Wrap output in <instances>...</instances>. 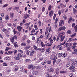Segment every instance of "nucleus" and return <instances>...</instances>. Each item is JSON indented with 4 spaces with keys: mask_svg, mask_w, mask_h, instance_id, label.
Returning a JSON list of instances; mask_svg holds the SVG:
<instances>
[{
    "mask_svg": "<svg viewBox=\"0 0 77 77\" xmlns=\"http://www.w3.org/2000/svg\"><path fill=\"white\" fill-rule=\"evenodd\" d=\"M51 27L50 26V28L47 27L46 28V31L45 32V35H46L45 36V38L46 39H47L50 36V33H48V31L49 32H50L51 30V28H50Z\"/></svg>",
    "mask_w": 77,
    "mask_h": 77,
    "instance_id": "nucleus-1",
    "label": "nucleus"
},
{
    "mask_svg": "<svg viewBox=\"0 0 77 77\" xmlns=\"http://www.w3.org/2000/svg\"><path fill=\"white\" fill-rule=\"evenodd\" d=\"M65 32H62L61 33H60L58 34L59 37H60V38H61V41H63L65 38V36H64V35H65Z\"/></svg>",
    "mask_w": 77,
    "mask_h": 77,
    "instance_id": "nucleus-2",
    "label": "nucleus"
},
{
    "mask_svg": "<svg viewBox=\"0 0 77 77\" xmlns=\"http://www.w3.org/2000/svg\"><path fill=\"white\" fill-rule=\"evenodd\" d=\"M14 39H17V36L15 35L10 38V41L12 42V43H13V42H14Z\"/></svg>",
    "mask_w": 77,
    "mask_h": 77,
    "instance_id": "nucleus-3",
    "label": "nucleus"
},
{
    "mask_svg": "<svg viewBox=\"0 0 77 77\" xmlns=\"http://www.w3.org/2000/svg\"><path fill=\"white\" fill-rule=\"evenodd\" d=\"M69 63H70L71 64H72L73 66V65H75L76 63L77 64V61H75V63H74L73 62V61L72 59H70L69 60Z\"/></svg>",
    "mask_w": 77,
    "mask_h": 77,
    "instance_id": "nucleus-4",
    "label": "nucleus"
},
{
    "mask_svg": "<svg viewBox=\"0 0 77 77\" xmlns=\"http://www.w3.org/2000/svg\"><path fill=\"white\" fill-rule=\"evenodd\" d=\"M57 59V57L54 54H53L50 57V59L51 60H56V59Z\"/></svg>",
    "mask_w": 77,
    "mask_h": 77,
    "instance_id": "nucleus-5",
    "label": "nucleus"
},
{
    "mask_svg": "<svg viewBox=\"0 0 77 77\" xmlns=\"http://www.w3.org/2000/svg\"><path fill=\"white\" fill-rule=\"evenodd\" d=\"M35 68H36V66H33L32 65H29L28 66V69H32V70H33L35 69Z\"/></svg>",
    "mask_w": 77,
    "mask_h": 77,
    "instance_id": "nucleus-6",
    "label": "nucleus"
},
{
    "mask_svg": "<svg viewBox=\"0 0 77 77\" xmlns=\"http://www.w3.org/2000/svg\"><path fill=\"white\" fill-rule=\"evenodd\" d=\"M77 38H75L74 39H72L71 38H69V40L67 41L68 42H71L74 41H76Z\"/></svg>",
    "mask_w": 77,
    "mask_h": 77,
    "instance_id": "nucleus-7",
    "label": "nucleus"
},
{
    "mask_svg": "<svg viewBox=\"0 0 77 77\" xmlns=\"http://www.w3.org/2000/svg\"><path fill=\"white\" fill-rule=\"evenodd\" d=\"M17 56L20 58H22L23 57V55L21 53H19L17 54Z\"/></svg>",
    "mask_w": 77,
    "mask_h": 77,
    "instance_id": "nucleus-8",
    "label": "nucleus"
},
{
    "mask_svg": "<svg viewBox=\"0 0 77 77\" xmlns=\"http://www.w3.org/2000/svg\"><path fill=\"white\" fill-rule=\"evenodd\" d=\"M50 48H47V49L46 50V53L47 54H49L50 53V51L49 50L50 49Z\"/></svg>",
    "mask_w": 77,
    "mask_h": 77,
    "instance_id": "nucleus-9",
    "label": "nucleus"
},
{
    "mask_svg": "<svg viewBox=\"0 0 77 77\" xmlns=\"http://www.w3.org/2000/svg\"><path fill=\"white\" fill-rule=\"evenodd\" d=\"M64 24L63 21L61 20L59 22V25L60 26H62Z\"/></svg>",
    "mask_w": 77,
    "mask_h": 77,
    "instance_id": "nucleus-10",
    "label": "nucleus"
},
{
    "mask_svg": "<svg viewBox=\"0 0 77 77\" xmlns=\"http://www.w3.org/2000/svg\"><path fill=\"white\" fill-rule=\"evenodd\" d=\"M13 69L15 71H17L18 69V67L17 66H14L13 67Z\"/></svg>",
    "mask_w": 77,
    "mask_h": 77,
    "instance_id": "nucleus-11",
    "label": "nucleus"
},
{
    "mask_svg": "<svg viewBox=\"0 0 77 77\" xmlns=\"http://www.w3.org/2000/svg\"><path fill=\"white\" fill-rule=\"evenodd\" d=\"M17 29L18 31L20 32L21 31V30H22V29H23V28L21 27V26H18L17 27Z\"/></svg>",
    "mask_w": 77,
    "mask_h": 77,
    "instance_id": "nucleus-12",
    "label": "nucleus"
},
{
    "mask_svg": "<svg viewBox=\"0 0 77 77\" xmlns=\"http://www.w3.org/2000/svg\"><path fill=\"white\" fill-rule=\"evenodd\" d=\"M56 48H59V50H61L62 49V46L61 45H59L56 47Z\"/></svg>",
    "mask_w": 77,
    "mask_h": 77,
    "instance_id": "nucleus-13",
    "label": "nucleus"
},
{
    "mask_svg": "<svg viewBox=\"0 0 77 77\" xmlns=\"http://www.w3.org/2000/svg\"><path fill=\"white\" fill-rule=\"evenodd\" d=\"M39 73V72H38V71H34L32 72V74H33V75H37Z\"/></svg>",
    "mask_w": 77,
    "mask_h": 77,
    "instance_id": "nucleus-14",
    "label": "nucleus"
},
{
    "mask_svg": "<svg viewBox=\"0 0 77 77\" xmlns=\"http://www.w3.org/2000/svg\"><path fill=\"white\" fill-rule=\"evenodd\" d=\"M14 59L16 60H20V57H18V56H15L14 57Z\"/></svg>",
    "mask_w": 77,
    "mask_h": 77,
    "instance_id": "nucleus-15",
    "label": "nucleus"
},
{
    "mask_svg": "<svg viewBox=\"0 0 77 77\" xmlns=\"http://www.w3.org/2000/svg\"><path fill=\"white\" fill-rule=\"evenodd\" d=\"M14 13L12 12L10 13V17H13L14 15Z\"/></svg>",
    "mask_w": 77,
    "mask_h": 77,
    "instance_id": "nucleus-16",
    "label": "nucleus"
},
{
    "mask_svg": "<svg viewBox=\"0 0 77 77\" xmlns=\"http://www.w3.org/2000/svg\"><path fill=\"white\" fill-rule=\"evenodd\" d=\"M20 71H22V72H24L25 71V69H24L23 67H21L20 68Z\"/></svg>",
    "mask_w": 77,
    "mask_h": 77,
    "instance_id": "nucleus-17",
    "label": "nucleus"
},
{
    "mask_svg": "<svg viewBox=\"0 0 77 77\" xmlns=\"http://www.w3.org/2000/svg\"><path fill=\"white\" fill-rule=\"evenodd\" d=\"M69 69L72 71H74V66H71L70 67Z\"/></svg>",
    "mask_w": 77,
    "mask_h": 77,
    "instance_id": "nucleus-18",
    "label": "nucleus"
},
{
    "mask_svg": "<svg viewBox=\"0 0 77 77\" xmlns=\"http://www.w3.org/2000/svg\"><path fill=\"white\" fill-rule=\"evenodd\" d=\"M26 54L28 56H29L30 54V51L29 50H26Z\"/></svg>",
    "mask_w": 77,
    "mask_h": 77,
    "instance_id": "nucleus-19",
    "label": "nucleus"
},
{
    "mask_svg": "<svg viewBox=\"0 0 77 77\" xmlns=\"http://www.w3.org/2000/svg\"><path fill=\"white\" fill-rule=\"evenodd\" d=\"M67 55V54H66V53H64L63 54L62 57H63V58H65V57H66Z\"/></svg>",
    "mask_w": 77,
    "mask_h": 77,
    "instance_id": "nucleus-20",
    "label": "nucleus"
},
{
    "mask_svg": "<svg viewBox=\"0 0 77 77\" xmlns=\"http://www.w3.org/2000/svg\"><path fill=\"white\" fill-rule=\"evenodd\" d=\"M14 46L15 47H18V45H17V42H15L13 44Z\"/></svg>",
    "mask_w": 77,
    "mask_h": 77,
    "instance_id": "nucleus-21",
    "label": "nucleus"
},
{
    "mask_svg": "<svg viewBox=\"0 0 77 77\" xmlns=\"http://www.w3.org/2000/svg\"><path fill=\"white\" fill-rule=\"evenodd\" d=\"M77 35V33H74V34H72L70 35L71 38H74Z\"/></svg>",
    "mask_w": 77,
    "mask_h": 77,
    "instance_id": "nucleus-22",
    "label": "nucleus"
},
{
    "mask_svg": "<svg viewBox=\"0 0 77 77\" xmlns=\"http://www.w3.org/2000/svg\"><path fill=\"white\" fill-rule=\"evenodd\" d=\"M59 69L57 68L56 69V74H59Z\"/></svg>",
    "mask_w": 77,
    "mask_h": 77,
    "instance_id": "nucleus-23",
    "label": "nucleus"
},
{
    "mask_svg": "<svg viewBox=\"0 0 77 77\" xmlns=\"http://www.w3.org/2000/svg\"><path fill=\"white\" fill-rule=\"evenodd\" d=\"M61 62V60L60 59H59L57 60V63L59 64Z\"/></svg>",
    "mask_w": 77,
    "mask_h": 77,
    "instance_id": "nucleus-24",
    "label": "nucleus"
},
{
    "mask_svg": "<svg viewBox=\"0 0 77 77\" xmlns=\"http://www.w3.org/2000/svg\"><path fill=\"white\" fill-rule=\"evenodd\" d=\"M66 71H62L60 72V74H65L66 73Z\"/></svg>",
    "mask_w": 77,
    "mask_h": 77,
    "instance_id": "nucleus-25",
    "label": "nucleus"
},
{
    "mask_svg": "<svg viewBox=\"0 0 77 77\" xmlns=\"http://www.w3.org/2000/svg\"><path fill=\"white\" fill-rule=\"evenodd\" d=\"M44 48H38L37 49V50H39V51H41V50H43V51H44Z\"/></svg>",
    "mask_w": 77,
    "mask_h": 77,
    "instance_id": "nucleus-26",
    "label": "nucleus"
},
{
    "mask_svg": "<svg viewBox=\"0 0 77 77\" xmlns=\"http://www.w3.org/2000/svg\"><path fill=\"white\" fill-rule=\"evenodd\" d=\"M48 71L49 72H53L54 71V69H52V68H51L50 69H48Z\"/></svg>",
    "mask_w": 77,
    "mask_h": 77,
    "instance_id": "nucleus-27",
    "label": "nucleus"
},
{
    "mask_svg": "<svg viewBox=\"0 0 77 77\" xmlns=\"http://www.w3.org/2000/svg\"><path fill=\"white\" fill-rule=\"evenodd\" d=\"M41 46L42 47H45V44H44L43 42H41Z\"/></svg>",
    "mask_w": 77,
    "mask_h": 77,
    "instance_id": "nucleus-28",
    "label": "nucleus"
},
{
    "mask_svg": "<svg viewBox=\"0 0 77 77\" xmlns=\"http://www.w3.org/2000/svg\"><path fill=\"white\" fill-rule=\"evenodd\" d=\"M51 8H52V6L51 5H49L48 7V10L50 11L51 9Z\"/></svg>",
    "mask_w": 77,
    "mask_h": 77,
    "instance_id": "nucleus-29",
    "label": "nucleus"
},
{
    "mask_svg": "<svg viewBox=\"0 0 77 77\" xmlns=\"http://www.w3.org/2000/svg\"><path fill=\"white\" fill-rule=\"evenodd\" d=\"M63 12V10H62L61 11L60 10L58 11V13L59 15H60V14H61V12Z\"/></svg>",
    "mask_w": 77,
    "mask_h": 77,
    "instance_id": "nucleus-30",
    "label": "nucleus"
},
{
    "mask_svg": "<svg viewBox=\"0 0 77 77\" xmlns=\"http://www.w3.org/2000/svg\"><path fill=\"white\" fill-rule=\"evenodd\" d=\"M67 33L68 34H71V33H72V32L71 31V30H69L67 32Z\"/></svg>",
    "mask_w": 77,
    "mask_h": 77,
    "instance_id": "nucleus-31",
    "label": "nucleus"
},
{
    "mask_svg": "<svg viewBox=\"0 0 77 77\" xmlns=\"http://www.w3.org/2000/svg\"><path fill=\"white\" fill-rule=\"evenodd\" d=\"M53 11H51L50 12H49V16L50 17H51L52 16V15H53Z\"/></svg>",
    "mask_w": 77,
    "mask_h": 77,
    "instance_id": "nucleus-32",
    "label": "nucleus"
},
{
    "mask_svg": "<svg viewBox=\"0 0 77 77\" xmlns=\"http://www.w3.org/2000/svg\"><path fill=\"white\" fill-rule=\"evenodd\" d=\"M74 29L75 30V32L76 33V32H77V25L76 26L74 27Z\"/></svg>",
    "mask_w": 77,
    "mask_h": 77,
    "instance_id": "nucleus-33",
    "label": "nucleus"
},
{
    "mask_svg": "<svg viewBox=\"0 0 77 77\" xmlns=\"http://www.w3.org/2000/svg\"><path fill=\"white\" fill-rule=\"evenodd\" d=\"M14 55H16V54L18 53V51H17V50H15L14 51Z\"/></svg>",
    "mask_w": 77,
    "mask_h": 77,
    "instance_id": "nucleus-34",
    "label": "nucleus"
},
{
    "mask_svg": "<svg viewBox=\"0 0 77 77\" xmlns=\"http://www.w3.org/2000/svg\"><path fill=\"white\" fill-rule=\"evenodd\" d=\"M9 16L7 15L5 17V20H9Z\"/></svg>",
    "mask_w": 77,
    "mask_h": 77,
    "instance_id": "nucleus-35",
    "label": "nucleus"
},
{
    "mask_svg": "<svg viewBox=\"0 0 77 77\" xmlns=\"http://www.w3.org/2000/svg\"><path fill=\"white\" fill-rule=\"evenodd\" d=\"M13 32L14 35H15V34H17V31L15 30V29H14L13 30Z\"/></svg>",
    "mask_w": 77,
    "mask_h": 77,
    "instance_id": "nucleus-36",
    "label": "nucleus"
},
{
    "mask_svg": "<svg viewBox=\"0 0 77 77\" xmlns=\"http://www.w3.org/2000/svg\"><path fill=\"white\" fill-rule=\"evenodd\" d=\"M33 47L34 48V49L35 50H37V47H36V46L35 45H33Z\"/></svg>",
    "mask_w": 77,
    "mask_h": 77,
    "instance_id": "nucleus-37",
    "label": "nucleus"
},
{
    "mask_svg": "<svg viewBox=\"0 0 77 77\" xmlns=\"http://www.w3.org/2000/svg\"><path fill=\"white\" fill-rule=\"evenodd\" d=\"M72 18H70L69 19V20L68 21V23H71V21L72 20Z\"/></svg>",
    "mask_w": 77,
    "mask_h": 77,
    "instance_id": "nucleus-38",
    "label": "nucleus"
},
{
    "mask_svg": "<svg viewBox=\"0 0 77 77\" xmlns=\"http://www.w3.org/2000/svg\"><path fill=\"white\" fill-rule=\"evenodd\" d=\"M62 53H60L58 54V57H61L62 56Z\"/></svg>",
    "mask_w": 77,
    "mask_h": 77,
    "instance_id": "nucleus-39",
    "label": "nucleus"
},
{
    "mask_svg": "<svg viewBox=\"0 0 77 77\" xmlns=\"http://www.w3.org/2000/svg\"><path fill=\"white\" fill-rule=\"evenodd\" d=\"M46 63H47V61L45 60L43 63H42L41 64L42 65H45V64H46Z\"/></svg>",
    "mask_w": 77,
    "mask_h": 77,
    "instance_id": "nucleus-40",
    "label": "nucleus"
},
{
    "mask_svg": "<svg viewBox=\"0 0 77 77\" xmlns=\"http://www.w3.org/2000/svg\"><path fill=\"white\" fill-rule=\"evenodd\" d=\"M73 11L74 14H76L77 13V10L75 9V8H73Z\"/></svg>",
    "mask_w": 77,
    "mask_h": 77,
    "instance_id": "nucleus-41",
    "label": "nucleus"
},
{
    "mask_svg": "<svg viewBox=\"0 0 77 77\" xmlns=\"http://www.w3.org/2000/svg\"><path fill=\"white\" fill-rule=\"evenodd\" d=\"M5 60H9L10 59V58H9V57H6L5 58Z\"/></svg>",
    "mask_w": 77,
    "mask_h": 77,
    "instance_id": "nucleus-42",
    "label": "nucleus"
},
{
    "mask_svg": "<svg viewBox=\"0 0 77 77\" xmlns=\"http://www.w3.org/2000/svg\"><path fill=\"white\" fill-rule=\"evenodd\" d=\"M7 25L8 27H11V26H12V24L11 23H8Z\"/></svg>",
    "mask_w": 77,
    "mask_h": 77,
    "instance_id": "nucleus-43",
    "label": "nucleus"
},
{
    "mask_svg": "<svg viewBox=\"0 0 77 77\" xmlns=\"http://www.w3.org/2000/svg\"><path fill=\"white\" fill-rule=\"evenodd\" d=\"M63 18L64 19V20H66L67 19V17L65 15H64L63 16Z\"/></svg>",
    "mask_w": 77,
    "mask_h": 77,
    "instance_id": "nucleus-44",
    "label": "nucleus"
},
{
    "mask_svg": "<svg viewBox=\"0 0 77 77\" xmlns=\"http://www.w3.org/2000/svg\"><path fill=\"white\" fill-rule=\"evenodd\" d=\"M21 45L22 46H26V44L24 43H22L21 44Z\"/></svg>",
    "mask_w": 77,
    "mask_h": 77,
    "instance_id": "nucleus-45",
    "label": "nucleus"
},
{
    "mask_svg": "<svg viewBox=\"0 0 77 77\" xmlns=\"http://www.w3.org/2000/svg\"><path fill=\"white\" fill-rule=\"evenodd\" d=\"M41 22L39 21L38 22V24H39L38 25L39 26H41Z\"/></svg>",
    "mask_w": 77,
    "mask_h": 77,
    "instance_id": "nucleus-46",
    "label": "nucleus"
},
{
    "mask_svg": "<svg viewBox=\"0 0 77 77\" xmlns=\"http://www.w3.org/2000/svg\"><path fill=\"white\" fill-rule=\"evenodd\" d=\"M18 51L19 52H20V53H24V52H23V51L22 50H19Z\"/></svg>",
    "mask_w": 77,
    "mask_h": 77,
    "instance_id": "nucleus-47",
    "label": "nucleus"
},
{
    "mask_svg": "<svg viewBox=\"0 0 77 77\" xmlns=\"http://www.w3.org/2000/svg\"><path fill=\"white\" fill-rule=\"evenodd\" d=\"M3 65L4 66H7V63H4L3 64Z\"/></svg>",
    "mask_w": 77,
    "mask_h": 77,
    "instance_id": "nucleus-48",
    "label": "nucleus"
},
{
    "mask_svg": "<svg viewBox=\"0 0 77 77\" xmlns=\"http://www.w3.org/2000/svg\"><path fill=\"white\" fill-rule=\"evenodd\" d=\"M29 15H28V14H26L25 16H24V17H25V19H26V18H27V17H29Z\"/></svg>",
    "mask_w": 77,
    "mask_h": 77,
    "instance_id": "nucleus-49",
    "label": "nucleus"
},
{
    "mask_svg": "<svg viewBox=\"0 0 77 77\" xmlns=\"http://www.w3.org/2000/svg\"><path fill=\"white\" fill-rule=\"evenodd\" d=\"M45 8L44 7H43L42 8V12H44V11H45Z\"/></svg>",
    "mask_w": 77,
    "mask_h": 77,
    "instance_id": "nucleus-50",
    "label": "nucleus"
},
{
    "mask_svg": "<svg viewBox=\"0 0 77 77\" xmlns=\"http://www.w3.org/2000/svg\"><path fill=\"white\" fill-rule=\"evenodd\" d=\"M34 28H35V30H36L38 29V27H37V25H34Z\"/></svg>",
    "mask_w": 77,
    "mask_h": 77,
    "instance_id": "nucleus-51",
    "label": "nucleus"
},
{
    "mask_svg": "<svg viewBox=\"0 0 77 77\" xmlns=\"http://www.w3.org/2000/svg\"><path fill=\"white\" fill-rule=\"evenodd\" d=\"M8 53H10V54L11 53H14V51H8Z\"/></svg>",
    "mask_w": 77,
    "mask_h": 77,
    "instance_id": "nucleus-52",
    "label": "nucleus"
},
{
    "mask_svg": "<svg viewBox=\"0 0 77 77\" xmlns=\"http://www.w3.org/2000/svg\"><path fill=\"white\" fill-rule=\"evenodd\" d=\"M6 30H7L5 28H3L2 29V31L3 32H6Z\"/></svg>",
    "mask_w": 77,
    "mask_h": 77,
    "instance_id": "nucleus-53",
    "label": "nucleus"
},
{
    "mask_svg": "<svg viewBox=\"0 0 77 77\" xmlns=\"http://www.w3.org/2000/svg\"><path fill=\"white\" fill-rule=\"evenodd\" d=\"M31 52L34 54V53H35L36 51L35 50H32L31 51Z\"/></svg>",
    "mask_w": 77,
    "mask_h": 77,
    "instance_id": "nucleus-54",
    "label": "nucleus"
},
{
    "mask_svg": "<svg viewBox=\"0 0 77 77\" xmlns=\"http://www.w3.org/2000/svg\"><path fill=\"white\" fill-rule=\"evenodd\" d=\"M1 16L2 17H4V15H5V14L3 13H2L1 14Z\"/></svg>",
    "mask_w": 77,
    "mask_h": 77,
    "instance_id": "nucleus-55",
    "label": "nucleus"
},
{
    "mask_svg": "<svg viewBox=\"0 0 77 77\" xmlns=\"http://www.w3.org/2000/svg\"><path fill=\"white\" fill-rule=\"evenodd\" d=\"M51 60L48 61L47 62V63L48 64H50V63H51Z\"/></svg>",
    "mask_w": 77,
    "mask_h": 77,
    "instance_id": "nucleus-56",
    "label": "nucleus"
},
{
    "mask_svg": "<svg viewBox=\"0 0 77 77\" xmlns=\"http://www.w3.org/2000/svg\"><path fill=\"white\" fill-rule=\"evenodd\" d=\"M30 60L29 59H26V62H30Z\"/></svg>",
    "mask_w": 77,
    "mask_h": 77,
    "instance_id": "nucleus-57",
    "label": "nucleus"
},
{
    "mask_svg": "<svg viewBox=\"0 0 77 77\" xmlns=\"http://www.w3.org/2000/svg\"><path fill=\"white\" fill-rule=\"evenodd\" d=\"M29 48L30 47H26L24 48L25 50H28Z\"/></svg>",
    "mask_w": 77,
    "mask_h": 77,
    "instance_id": "nucleus-58",
    "label": "nucleus"
},
{
    "mask_svg": "<svg viewBox=\"0 0 77 77\" xmlns=\"http://www.w3.org/2000/svg\"><path fill=\"white\" fill-rule=\"evenodd\" d=\"M58 31H61V30H62V27L59 28L58 29Z\"/></svg>",
    "mask_w": 77,
    "mask_h": 77,
    "instance_id": "nucleus-59",
    "label": "nucleus"
},
{
    "mask_svg": "<svg viewBox=\"0 0 77 77\" xmlns=\"http://www.w3.org/2000/svg\"><path fill=\"white\" fill-rule=\"evenodd\" d=\"M30 24H31V22H29V23H26V26H29V25H30Z\"/></svg>",
    "mask_w": 77,
    "mask_h": 77,
    "instance_id": "nucleus-60",
    "label": "nucleus"
},
{
    "mask_svg": "<svg viewBox=\"0 0 77 77\" xmlns=\"http://www.w3.org/2000/svg\"><path fill=\"white\" fill-rule=\"evenodd\" d=\"M32 40H33V41H34L35 40V37H32Z\"/></svg>",
    "mask_w": 77,
    "mask_h": 77,
    "instance_id": "nucleus-61",
    "label": "nucleus"
},
{
    "mask_svg": "<svg viewBox=\"0 0 77 77\" xmlns=\"http://www.w3.org/2000/svg\"><path fill=\"white\" fill-rule=\"evenodd\" d=\"M3 53V51H0V54H2Z\"/></svg>",
    "mask_w": 77,
    "mask_h": 77,
    "instance_id": "nucleus-62",
    "label": "nucleus"
},
{
    "mask_svg": "<svg viewBox=\"0 0 77 77\" xmlns=\"http://www.w3.org/2000/svg\"><path fill=\"white\" fill-rule=\"evenodd\" d=\"M50 43L51 44H52V43L53 42V40L52 39H51V40H50Z\"/></svg>",
    "mask_w": 77,
    "mask_h": 77,
    "instance_id": "nucleus-63",
    "label": "nucleus"
},
{
    "mask_svg": "<svg viewBox=\"0 0 77 77\" xmlns=\"http://www.w3.org/2000/svg\"><path fill=\"white\" fill-rule=\"evenodd\" d=\"M61 28L62 29V30H65V27H64V26H63V27H61Z\"/></svg>",
    "mask_w": 77,
    "mask_h": 77,
    "instance_id": "nucleus-64",
    "label": "nucleus"
}]
</instances>
